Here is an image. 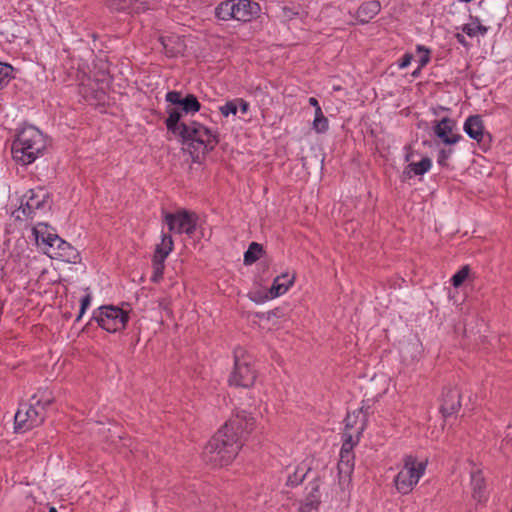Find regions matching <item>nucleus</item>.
<instances>
[{"label": "nucleus", "instance_id": "c03bdc74", "mask_svg": "<svg viewBox=\"0 0 512 512\" xmlns=\"http://www.w3.org/2000/svg\"><path fill=\"white\" fill-rule=\"evenodd\" d=\"M312 490L313 491H318V487H313Z\"/></svg>", "mask_w": 512, "mask_h": 512}, {"label": "nucleus", "instance_id": "393cba45", "mask_svg": "<svg viewBox=\"0 0 512 512\" xmlns=\"http://www.w3.org/2000/svg\"><path fill=\"white\" fill-rule=\"evenodd\" d=\"M181 111V117L183 116V113L185 114H195L201 109V104L198 101L197 97L193 94H187L180 107H177Z\"/></svg>", "mask_w": 512, "mask_h": 512}, {"label": "nucleus", "instance_id": "9b49d317", "mask_svg": "<svg viewBox=\"0 0 512 512\" xmlns=\"http://www.w3.org/2000/svg\"><path fill=\"white\" fill-rule=\"evenodd\" d=\"M49 199L50 194L45 188L36 187L29 189L22 198L21 207L23 213L30 216L38 210L50 208Z\"/></svg>", "mask_w": 512, "mask_h": 512}, {"label": "nucleus", "instance_id": "423d86ee", "mask_svg": "<svg viewBox=\"0 0 512 512\" xmlns=\"http://www.w3.org/2000/svg\"><path fill=\"white\" fill-rule=\"evenodd\" d=\"M260 6L252 0H225L215 7V16L221 21L249 22L256 18Z\"/></svg>", "mask_w": 512, "mask_h": 512}, {"label": "nucleus", "instance_id": "cd10ccee", "mask_svg": "<svg viewBox=\"0 0 512 512\" xmlns=\"http://www.w3.org/2000/svg\"><path fill=\"white\" fill-rule=\"evenodd\" d=\"M152 266H153V274L151 276V281L157 283L163 277V273H164V269H165V260L153 257Z\"/></svg>", "mask_w": 512, "mask_h": 512}, {"label": "nucleus", "instance_id": "1a4fd4ad", "mask_svg": "<svg viewBox=\"0 0 512 512\" xmlns=\"http://www.w3.org/2000/svg\"><path fill=\"white\" fill-rule=\"evenodd\" d=\"M425 469L426 463L418 462L412 456L406 457L403 468L394 478L397 491L403 495L410 493L423 476Z\"/></svg>", "mask_w": 512, "mask_h": 512}, {"label": "nucleus", "instance_id": "aec40b11", "mask_svg": "<svg viewBox=\"0 0 512 512\" xmlns=\"http://www.w3.org/2000/svg\"><path fill=\"white\" fill-rule=\"evenodd\" d=\"M381 10L378 0L366 1L357 9V19L360 23H369Z\"/></svg>", "mask_w": 512, "mask_h": 512}, {"label": "nucleus", "instance_id": "f8f14e48", "mask_svg": "<svg viewBox=\"0 0 512 512\" xmlns=\"http://www.w3.org/2000/svg\"><path fill=\"white\" fill-rule=\"evenodd\" d=\"M254 424L255 420L251 414L241 411L236 416L230 418L221 429L226 433L237 435L243 443L245 435L253 430Z\"/></svg>", "mask_w": 512, "mask_h": 512}, {"label": "nucleus", "instance_id": "37998d69", "mask_svg": "<svg viewBox=\"0 0 512 512\" xmlns=\"http://www.w3.org/2000/svg\"><path fill=\"white\" fill-rule=\"evenodd\" d=\"M49 512H57V509L55 507H50Z\"/></svg>", "mask_w": 512, "mask_h": 512}, {"label": "nucleus", "instance_id": "a878e982", "mask_svg": "<svg viewBox=\"0 0 512 512\" xmlns=\"http://www.w3.org/2000/svg\"><path fill=\"white\" fill-rule=\"evenodd\" d=\"M263 247L261 244L252 242L247 251L244 253V264L251 265L255 263L261 256Z\"/></svg>", "mask_w": 512, "mask_h": 512}, {"label": "nucleus", "instance_id": "f257e3e1", "mask_svg": "<svg viewBox=\"0 0 512 512\" xmlns=\"http://www.w3.org/2000/svg\"><path fill=\"white\" fill-rule=\"evenodd\" d=\"M166 112L168 113L165 120L167 130L180 137L193 159L205 155L218 144L217 134L203 124L196 121L181 122V111L178 108H167Z\"/></svg>", "mask_w": 512, "mask_h": 512}, {"label": "nucleus", "instance_id": "4468645a", "mask_svg": "<svg viewBox=\"0 0 512 512\" xmlns=\"http://www.w3.org/2000/svg\"><path fill=\"white\" fill-rule=\"evenodd\" d=\"M460 391L456 387H448L443 390L440 410L444 417H449L461 407Z\"/></svg>", "mask_w": 512, "mask_h": 512}, {"label": "nucleus", "instance_id": "4c0bfd02", "mask_svg": "<svg viewBox=\"0 0 512 512\" xmlns=\"http://www.w3.org/2000/svg\"><path fill=\"white\" fill-rule=\"evenodd\" d=\"M236 101H237V105L239 104L240 111L243 114H246L249 110V103L243 99H236Z\"/></svg>", "mask_w": 512, "mask_h": 512}, {"label": "nucleus", "instance_id": "e433bc0d", "mask_svg": "<svg viewBox=\"0 0 512 512\" xmlns=\"http://www.w3.org/2000/svg\"><path fill=\"white\" fill-rule=\"evenodd\" d=\"M412 59L413 55L411 53H405L399 61V68L404 69L408 67L411 64Z\"/></svg>", "mask_w": 512, "mask_h": 512}, {"label": "nucleus", "instance_id": "79ce46f5", "mask_svg": "<svg viewBox=\"0 0 512 512\" xmlns=\"http://www.w3.org/2000/svg\"><path fill=\"white\" fill-rule=\"evenodd\" d=\"M419 72H420V70H418V69H417V70H415V71L412 73V75H413V76H417V75L419 74Z\"/></svg>", "mask_w": 512, "mask_h": 512}, {"label": "nucleus", "instance_id": "5701e85b", "mask_svg": "<svg viewBox=\"0 0 512 512\" xmlns=\"http://www.w3.org/2000/svg\"><path fill=\"white\" fill-rule=\"evenodd\" d=\"M432 166V161L429 157L422 158L417 163H410L406 170L404 171L405 174H407L408 177L414 176H420L424 175L426 172L430 170Z\"/></svg>", "mask_w": 512, "mask_h": 512}, {"label": "nucleus", "instance_id": "f03ea898", "mask_svg": "<svg viewBox=\"0 0 512 512\" xmlns=\"http://www.w3.org/2000/svg\"><path fill=\"white\" fill-rule=\"evenodd\" d=\"M242 447L241 439L221 428L204 447L203 459L212 467H223L232 463Z\"/></svg>", "mask_w": 512, "mask_h": 512}, {"label": "nucleus", "instance_id": "a211bd4d", "mask_svg": "<svg viewBox=\"0 0 512 512\" xmlns=\"http://www.w3.org/2000/svg\"><path fill=\"white\" fill-rule=\"evenodd\" d=\"M310 468L307 464L301 463L297 465H288L285 469L286 485L289 487H296L303 482Z\"/></svg>", "mask_w": 512, "mask_h": 512}, {"label": "nucleus", "instance_id": "7ed1b4c3", "mask_svg": "<svg viewBox=\"0 0 512 512\" xmlns=\"http://www.w3.org/2000/svg\"><path fill=\"white\" fill-rule=\"evenodd\" d=\"M45 147L42 132L34 126L25 127L12 144L13 159L22 165H29L43 154Z\"/></svg>", "mask_w": 512, "mask_h": 512}, {"label": "nucleus", "instance_id": "ea45409f", "mask_svg": "<svg viewBox=\"0 0 512 512\" xmlns=\"http://www.w3.org/2000/svg\"><path fill=\"white\" fill-rule=\"evenodd\" d=\"M309 104L311 106H313L315 108V110L318 109V108H321L320 105H319L318 100L315 97H310L309 98Z\"/></svg>", "mask_w": 512, "mask_h": 512}, {"label": "nucleus", "instance_id": "dca6fc26", "mask_svg": "<svg viewBox=\"0 0 512 512\" xmlns=\"http://www.w3.org/2000/svg\"><path fill=\"white\" fill-rule=\"evenodd\" d=\"M472 497L478 503H483L487 500L488 493L486 489V481L480 469H475L470 472Z\"/></svg>", "mask_w": 512, "mask_h": 512}, {"label": "nucleus", "instance_id": "a19ab883", "mask_svg": "<svg viewBox=\"0 0 512 512\" xmlns=\"http://www.w3.org/2000/svg\"><path fill=\"white\" fill-rule=\"evenodd\" d=\"M321 118H326L322 112V109L321 108H318L315 110V117L314 119H321Z\"/></svg>", "mask_w": 512, "mask_h": 512}, {"label": "nucleus", "instance_id": "0eeeda50", "mask_svg": "<svg viewBox=\"0 0 512 512\" xmlns=\"http://www.w3.org/2000/svg\"><path fill=\"white\" fill-rule=\"evenodd\" d=\"M92 319L109 333L125 329L129 321V313L118 306L104 305L93 312Z\"/></svg>", "mask_w": 512, "mask_h": 512}, {"label": "nucleus", "instance_id": "c85d7f7f", "mask_svg": "<svg viewBox=\"0 0 512 512\" xmlns=\"http://www.w3.org/2000/svg\"><path fill=\"white\" fill-rule=\"evenodd\" d=\"M13 67L0 62V89L6 86L12 79Z\"/></svg>", "mask_w": 512, "mask_h": 512}, {"label": "nucleus", "instance_id": "2eb2a0df", "mask_svg": "<svg viewBox=\"0 0 512 512\" xmlns=\"http://www.w3.org/2000/svg\"><path fill=\"white\" fill-rule=\"evenodd\" d=\"M295 280V275H289L288 273H283L277 276L270 289L264 296V300L273 299L279 297L286 293L290 286L293 285Z\"/></svg>", "mask_w": 512, "mask_h": 512}, {"label": "nucleus", "instance_id": "9d476101", "mask_svg": "<svg viewBox=\"0 0 512 512\" xmlns=\"http://www.w3.org/2000/svg\"><path fill=\"white\" fill-rule=\"evenodd\" d=\"M164 219L170 232L192 235L196 230L197 215L194 212L180 210L166 213Z\"/></svg>", "mask_w": 512, "mask_h": 512}, {"label": "nucleus", "instance_id": "473e14b6", "mask_svg": "<svg viewBox=\"0 0 512 512\" xmlns=\"http://www.w3.org/2000/svg\"><path fill=\"white\" fill-rule=\"evenodd\" d=\"M182 93L180 91L172 90L166 93L165 100L173 105L180 107L183 101Z\"/></svg>", "mask_w": 512, "mask_h": 512}, {"label": "nucleus", "instance_id": "6e6552de", "mask_svg": "<svg viewBox=\"0 0 512 512\" xmlns=\"http://www.w3.org/2000/svg\"><path fill=\"white\" fill-rule=\"evenodd\" d=\"M257 378L256 370L251 365V358L244 355L243 349L239 348L234 352V369L231 372L228 382L230 386L250 388Z\"/></svg>", "mask_w": 512, "mask_h": 512}, {"label": "nucleus", "instance_id": "4be33fe9", "mask_svg": "<svg viewBox=\"0 0 512 512\" xmlns=\"http://www.w3.org/2000/svg\"><path fill=\"white\" fill-rule=\"evenodd\" d=\"M470 22L464 24L461 28L462 32L469 37H475L477 35L484 36L488 32V27L481 24L478 16L469 15Z\"/></svg>", "mask_w": 512, "mask_h": 512}, {"label": "nucleus", "instance_id": "c9c22d12", "mask_svg": "<svg viewBox=\"0 0 512 512\" xmlns=\"http://www.w3.org/2000/svg\"><path fill=\"white\" fill-rule=\"evenodd\" d=\"M452 154V150L451 149H441L439 152H438V158H437V162L440 166H446L447 165V160L449 159V157L451 156Z\"/></svg>", "mask_w": 512, "mask_h": 512}, {"label": "nucleus", "instance_id": "58836bf2", "mask_svg": "<svg viewBox=\"0 0 512 512\" xmlns=\"http://www.w3.org/2000/svg\"><path fill=\"white\" fill-rule=\"evenodd\" d=\"M455 38H456L457 42H458L459 44H461L462 46H464V47H467V46H468V42L466 41V39H465V37H464V35H463V34H461V33H456V34H455Z\"/></svg>", "mask_w": 512, "mask_h": 512}, {"label": "nucleus", "instance_id": "7c9ffc66", "mask_svg": "<svg viewBox=\"0 0 512 512\" xmlns=\"http://www.w3.org/2000/svg\"><path fill=\"white\" fill-rule=\"evenodd\" d=\"M219 110L224 117H228L229 115H236L238 111L236 99L227 101L224 105L219 107Z\"/></svg>", "mask_w": 512, "mask_h": 512}, {"label": "nucleus", "instance_id": "20e7f679", "mask_svg": "<svg viewBox=\"0 0 512 512\" xmlns=\"http://www.w3.org/2000/svg\"><path fill=\"white\" fill-rule=\"evenodd\" d=\"M43 391L34 394L29 403L20 404L15 417V430L25 432L41 425L46 417V408L53 402L50 395Z\"/></svg>", "mask_w": 512, "mask_h": 512}, {"label": "nucleus", "instance_id": "f3484780", "mask_svg": "<svg viewBox=\"0 0 512 512\" xmlns=\"http://www.w3.org/2000/svg\"><path fill=\"white\" fill-rule=\"evenodd\" d=\"M367 421V412L364 411L363 408H360L354 411L352 414L348 413L345 418V431L350 432V430H355V434L357 438H360L363 430L365 429Z\"/></svg>", "mask_w": 512, "mask_h": 512}, {"label": "nucleus", "instance_id": "c756f323", "mask_svg": "<svg viewBox=\"0 0 512 512\" xmlns=\"http://www.w3.org/2000/svg\"><path fill=\"white\" fill-rule=\"evenodd\" d=\"M470 273V268L468 265L463 266L460 270H458L452 277L451 283L454 287H460L464 281L468 278Z\"/></svg>", "mask_w": 512, "mask_h": 512}, {"label": "nucleus", "instance_id": "6ab92c4d", "mask_svg": "<svg viewBox=\"0 0 512 512\" xmlns=\"http://www.w3.org/2000/svg\"><path fill=\"white\" fill-rule=\"evenodd\" d=\"M464 131L473 140L480 142L484 134L483 120L480 115L469 116L464 123Z\"/></svg>", "mask_w": 512, "mask_h": 512}, {"label": "nucleus", "instance_id": "f704fd0d", "mask_svg": "<svg viewBox=\"0 0 512 512\" xmlns=\"http://www.w3.org/2000/svg\"><path fill=\"white\" fill-rule=\"evenodd\" d=\"M90 304H91V296L89 294H87L81 298V306H80L79 314L76 318V321H79L82 318V316L84 315L86 309L90 306Z\"/></svg>", "mask_w": 512, "mask_h": 512}, {"label": "nucleus", "instance_id": "ddd939ff", "mask_svg": "<svg viewBox=\"0 0 512 512\" xmlns=\"http://www.w3.org/2000/svg\"><path fill=\"white\" fill-rule=\"evenodd\" d=\"M455 128V120L449 117L435 121L433 125L434 134L446 145H453L461 140L462 136L460 134L453 133Z\"/></svg>", "mask_w": 512, "mask_h": 512}, {"label": "nucleus", "instance_id": "b1692460", "mask_svg": "<svg viewBox=\"0 0 512 512\" xmlns=\"http://www.w3.org/2000/svg\"><path fill=\"white\" fill-rule=\"evenodd\" d=\"M173 246L174 242L171 235L163 233L161 243L156 246L153 257L165 260L172 252Z\"/></svg>", "mask_w": 512, "mask_h": 512}, {"label": "nucleus", "instance_id": "bb28decb", "mask_svg": "<svg viewBox=\"0 0 512 512\" xmlns=\"http://www.w3.org/2000/svg\"><path fill=\"white\" fill-rule=\"evenodd\" d=\"M342 447L340 453H353V447L358 443L359 438L352 432H344L342 434Z\"/></svg>", "mask_w": 512, "mask_h": 512}, {"label": "nucleus", "instance_id": "2f4dec72", "mask_svg": "<svg viewBox=\"0 0 512 512\" xmlns=\"http://www.w3.org/2000/svg\"><path fill=\"white\" fill-rule=\"evenodd\" d=\"M416 50L418 53H421L418 66V70H421L430 61V50L423 45H417Z\"/></svg>", "mask_w": 512, "mask_h": 512}, {"label": "nucleus", "instance_id": "39448f33", "mask_svg": "<svg viewBox=\"0 0 512 512\" xmlns=\"http://www.w3.org/2000/svg\"><path fill=\"white\" fill-rule=\"evenodd\" d=\"M34 232L37 244L43 247L50 258L74 264L80 260L79 252L57 234L38 229Z\"/></svg>", "mask_w": 512, "mask_h": 512}, {"label": "nucleus", "instance_id": "412c9836", "mask_svg": "<svg viewBox=\"0 0 512 512\" xmlns=\"http://www.w3.org/2000/svg\"><path fill=\"white\" fill-rule=\"evenodd\" d=\"M354 453H340V459L337 465L340 482L350 480L354 470Z\"/></svg>", "mask_w": 512, "mask_h": 512}, {"label": "nucleus", "instance_id": "72a5a7b5", "mask_svg": "<svg viewBox=\"0 0 512 512\" xmlns=\"http://www.w3.org/2000/svg\"><path fill=\"white\" fill-rule=\"evenodd\" d=\"M329 124L327 118L314 119L313 120V129L317 133H324L328 130Z\"/></svg>", "mask_w": 512, "mask_h": 512}]
</instances>
